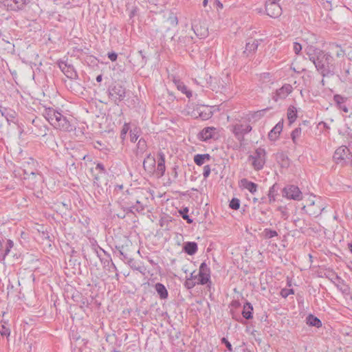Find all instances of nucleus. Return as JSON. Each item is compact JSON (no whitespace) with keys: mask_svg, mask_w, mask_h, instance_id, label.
I'll return each mask as SVG.
<instances>
[{"mask_svg":"<svg viewBox=\"0 0 352 352\" xmlns=\"http://www.w3.org/2000/svg\"><path fill=\"white\" fill-rule=\"evenodd\" d=\"M308 55L309 60L323 77L334 74V58L331 54L318 48H314L311 53H308Z\"/></svg>","mask_w":352,"mask_h":352,"instance_id":"obj_1","label":"nucleus"},{"mask_svg":"<svg viewBox=\"0 0 352 352\" xmlns=\"http://www.w3.org/2000/svg\"><path fill=\"white\" fill-rule=\"evenodd\" d=\"M326 208L324 201L320 197L310 196L309 204L304 206L302 210H305L309 215L317 217L321 214Z\"/></svg>","mask_w":352,"mask_h":352,"instance_id":"obj_2","label":"nucleus"},{"mask_svg":"<svg viewBox=\"0 0 352 352\" xmlns=\"http://www.w3.org/2000/svg\"><path fill=\"white\" fill-rule=\"evenodd\" d=\"M249 160L252 161V165L254 170H261L266 162V151L263 148L256 149L254 153L249 156Z\"/></svg>","mask_w":352,"mask_h":352,"instance_id":"obj_3","label":"nucleus"},{"mask_svg":"<svg viewBox=\"0 0 352 352\" xmlns=\"http://www.w3.org/2000/svg\"><path fill=\"white\" fill-rule=\"evenodd\" d=\"M333 160L337 164L344 166L352 162V154L346 146H341L336 150Z\"/></svg>","mask_w":352,"mask_h":352,"instance_id":"obj_4","label":"nucleus"},{"mask_svg":"<svg viewBox=\"0 0 352 352\" xmlns=\"http://www.w3.org/2000/svg\"><path fill=\"white\" fill-rule=\"evenodd\" d=\"M109 96L116 104L118 105L119 102L126 97V89L121 85H116L112 88L109 89Z\"/></svg>","mask_w":352,"mask_h":352,"instance_id":"obj_5","label":"nucleus"},{"mask_svg":"<svg viewBox=\"0 0 352 352\" xmlns=\"http://www.w3.org/2000/svg\"><path fill=\"white\" fill-rule=\"evenodd\" d=\"M252 128L250 124H243L241 123H236L232 126V131L237 140L243 144L244 141V135L252 131Z\"/></svg>","mask_w":352,"mask_h":352,"instance_id":"obj_6","label":"nucleus"},{"mask_svg":"<svg viewBox=\"0 0 352 352\" xmlns=\"http://www.w3.org/2000/svg\"><path fill=\"white\" fill-rule=\"evenodd\" d=\"M30 0H0L1 4L10 11H18L23 10Z\"/></svg>","mask_w":352,"mask_h":352,"instance_id":"obj_7","label":"nucleus"},{"mask_svg":"<svg viewBox=\"0 0 352 352\" xmlns=\"http://www.w3.org/2000/svg\"><path fill=\"white\" fill-rule=\"evenodd\" d=\"M283 196L293 200H301L302 192L299 188L294 185H289L285 186L283 190Z\"/></svg>","mask_w":352,"mask_h":352,"instance_id":"obj_8","label":"nucleus"},{"mask_svg":"<svg viewBox=\"0 0 352 352\" xmlns=\"http://www.w3.org/2000/svg\"><path fill=\"white\" fill-rule=\"evenodd\" d=\"M90 172L94 177V184L99 187L100 186V177L107 174V170L102 163H98L95 167L90 168Z\"/></svg>","mask_w":352,"mask_h":352,"instance_id":"obj_9","label":"nucleus"},{"mask_svg":"<svg viewBox=\"0 0 352 352\" xmlns=\"http://www.w3.org/2000/svg\"><path fill=\"white\" fill-rule=\"evenodd\" d=\"M265 11L268 16L272 18H277L282 14V8L278 2L266 1Z\"/></svg>","mask_w":352,"mask_h":352,"instance_id":"obj_10","label":"nucleus"},{"mask_svg":"<svg viewBox=\"0 0 352 352\" xmlns=\"http://www.w3.org/2000/svg\"><path fill=\"white\" fill-rule=\"evenodd\" d=\"M52 126L56 129L64 131H72L74 130L73 126L67 120V117L64 116L61 113L58 114V119Z\"/></svg>","mask_w":352,"mask_h":352,"instance_id":"obj_11","label":"nucleus"},{"mask_svg":"<svg viewBox=\"0 0 352 352\" xmlns=\"http://www.w3.org/2000/svg\"><path fill=\"white\" fill-rule=\"evenodd\" d=\"M198 276L197 284L205 285L210 281V270L205 262L199 266Z\"/></svg>","mask_w":352,"mask_h":352,"instance_id":"obj_12","label":"nucleus"},{"mask_svg":"<svg viewBox=\"0 0 352 352\" xmlns=\"http://www.w3.org/2000/svg\"><path fill=\"white\" fill-rule=\"evenodd\" d=\"M293 90L292 86L289 84H285L282 87L277 89L273 96V100L277 102L279 100L285 99Z\"/></svg>","mask_w":352,"mask_h":352,"instance_id":"obj_13","label":"nucleus"},{"mask_svg":"<svg viewBox=\"0 0 352 352\" xmlns=\"http://www.w3.org/2000/svg\"><path fill=\"white\" fill-rule=\"evenodd\" d=\"M58 66L67 78L73 79L77 77V73L72 65L66 61H60Z\"/></svg>","mask_w":352,"mask_h":352,"instance_id":"obj_14","label":"nucleus"},{"mask_svg":"<svg viewBox=\"0 0 352 352\" xmlns=\"http://www.w3.org/2000/svg\"><path fill=\"white\" fill-rule=\"evenodd\" d=\"M61 112L57 111L56 109L52 107L45 108L43 111V116L45 119L53 125L56 120L58 119V114Z\"/></svg>","mask_w":352,"mask_h":352,"instance_id":"obj_15","label":"nucleus"},{"mask_svg":"<svg viewBox=\"0 0 352 352\" xmlns=\"http://www.w3.org/2000/svg\"><path fill=\"white\" fill-rule=\"evenodd\" d=\"M259 45V42L258 40L250 38L248 40L245 44V48L243 51V54L247 56H249L250 54L254 53Z\"/></svg>","mask_w":352,"mask_h":352,"instance_id":"obj_16","label":"nucleus"},{"mask_svg":"<svg viewBox=\"0 0 352 352\" xmlns=\"http://www.w3.org/2000/svg\"><path fill=\"white\" fill-rule=\"evenodd\" d=\"M283 127V122L280 121L278 122L274 127L273 129L269 132L268 133V138L272 141L276 140L280 133H281Z\"/></svg>","mask_w":352,"mask_h":352,"instance_id":"obj_17","label":"nucleus"},{"mask_svg":"<svg viewBox=\"0 0 352 352\" xmlns=\"http://www.w3.org/2000/svg\"><path fill=\"white\" fill-rule=\"evenodd\" d=\"M215 130L214 127H205L199 132L198 138L201 141H208L213 138Z\"/></svg>","mask_w":352,"mask_h":352,"instance_id":"obj_18","label":"nucleus"},{"mask_svg":"<svg viewBox=\"0 0 352 352\" xmlns=\"http://www.w3.org/2000/svg\"><path fill=\"white\" fill-rule=\"evenodd\" d=\"M240 185L242 188L248 190L252 194L256 192L258 188V185L256 184L250 182L245 178L242 179L240 181Z\"/></svg>","mask_w":352,"mask_h":352,"instance_id":"obj_19","label":"nucleus"},{"mask_svg":"<svg viewBox=\"0 0 352 352\" xmlns=\"http://www.w3.org/2000/svg\"><path fill=\"white\" fill-rule=\"evenodd\" d=\"M155 166V160L154 157H151V154H148L143 162L144 168L151 173L154 170Z\"/></svg>","mask_w":352,"mask_h":352,"instance_id":"obj_20","label":"nucleus"},{"mask_svg":"<svg viewBox=\"0 0 352 352\" xmlns=\"http://www.w3.org/2000/svg\"><path fill=\"white\" fill-rule=\"evenodd\" d=\"M159 159L157 162V171L159 173L160 176H163L166 167H165V155L163 152H160L158 153Z\"/></svg>","mask_w":352,"mask_h":352,"instance_id":"obj_21","label":"nucleus"},{"mask_svg":"<svg viewBox=\"0 0 352 352\" xmlns=\"http://www.w3.org/2000/svg\"><path fill=\"white\" fill-rule=\"evenodd\" d=\"M0 111L1 113V115L6 118L8 122H13L15 123V119H16V113L15 111L8 109L6 108H3V109H0Z\"/></svg>","mask_w":352,"mask_h":352,"instance_id":"obj_22","label":"nucleus"},{"mask_svg":"<svg viewBox=\"0 0 352 352\" xmlns=\"http://www.w3.org/2000/svg\"><path fill=\"white\" fill-rule=\"evenodd\" d=\"M183 249L188 255H194L197 252L198 247L195 242H186L184 243Z\"/></svg>","mask_w":352,"mask_h":352,"instance_id":"obj_23","label":"nucleus"},{"mask_svg":"<svg viewBox=\"0 0 352 352\" xmlns=\"http://www.w3.org/2000/svg\"><path fill=\"white\" fill-rule=\"evenodd\" d=\"M211 156L208 153L197 154L194 156V162L197 166H201L205 162L210 161Z\"/></svg>","mask_w":352,"mask_h":352,"instance_id":"obj_24","label":"nucleus"},{"mask_svg":"<svg viewBox=\"0 0 352 352\" xmlns=\"http://www.w3.org/2000/svg\"><path fill=\"white\" fill-rule=\"evenodd\" d=\"M252 311H253L252 305H251L250 302H247L243 305V309L242 311V315H243V318H245V319H248V320L252 319L253 317Z\"/></svg>","mask_w":352,"mask_h":352,"instance_id":"obj_25","label":"nucleus"},{"mask_svg":"<svg viewBox=\"0 0 352 352\" xmlns=\"http://www.w3.org/2000/svg\"><path fill=\"white\" fill-rule=\"evenodd\" d=\"M155 288L161 299L167 298L168 295V291L163 284L157 283L155 284Z\"/></svg>","mask_w":352,"mask_h":352,"instance_id":"obj_26","label":"nucleus"},{"mask_svg":"<svg viewBox=\"0 0 352 352\" xmlns=\"http://www.w3.org/2000/svg\"><path fill=\"white\" fill-rule=\"evenodd\" d=\"M333 100L338 104V107L340 109L342 110L344 112L347 113L349 111L348 108L344 104L345 101V98L341 96L340 95L336 94L333 96Z\"/></svg>","mask_w":352,"mask_h":352,"instance_id":"obj_27","label":"nucleus"},{"mask_svg":"<svg viewBox=\"0 0 352 352\" xmlns=\"http://www.w3.org/2000/svg\"><path fill=\"white\" fill-rule=\"evenodd\" d=\"M307 324L309 326L316 327L317 328L322 326V322L320 320L312 314H309L307 317Z\"/></svg>","mask_w":352,"mask_h":352,"instance_id":"obj_28","label":"nucleus"},{"mask_svg":"<svg viewBox=\"0 0 352 352\" xmlns=\"http://www.w3.org/2000/svg\"><path fill=\"white\" fill-rule=\"evenodd\" d=\"M174 82L178 90L181 91L182 93L186 94L188 98H190L192 96V93L188 90L187 87L181 80H175Z\"/></svg>","mask_w":352,"mask_h":352,"instance_id":"obj_29","label":"nucleus"},{"mask_svg":"<svg viewBox=\"0 0 352 352\" xmlns=\"http://www.w3.org/2000/svg\"><path fill=\"white\" fill-rule=\"evenodd\" d=\"M287 119L290 124L293 123L297 118V109L294 106H290L287 109Z\"/></svg>","mask_w":352,"mask_h":352,"instance_id":"obj_30","label":"nucleus"},{"mask_svg":"<svg viewBox=\"0 0 352 352\" xmlns=\"http://www.w3.org/2000/svg\"><path fill=\"white\" fill-rule=\"evenodd\" d=\"M262 236L265 239H270L278 236V232L269 228H265L262 232Z\"/></svg>","mask_w":352,"mask_h":352,"instance_id":"obj_31","label":"nucleus"},{"mask_svg":"<svg viewBox=\"0 0 352 352\" xmlns=\"http://www.w3.org/2000/svg\"><path fill=\"white\" fill-rule=\"evenodd\" d=\"M0 334L2 336L8 337L10 335V330L9 327L6 326V323L5 322H0Z\"/></svg>","mask_w":352,"mask_h":352,"instance_id":"obj_32","label":"nucleus"},{"mask_svg":"<svg viewBox=\"0 0 352 352\" xmlns=\"http://www.w3.org/2000/svg\"><path fill=\"white\" fill-rule=\"evenodd\" d=\"M133 210H135V211L140 212H143L144 210V207L139 201H137L135 205H134L131 207L127 208L126 209L127 212H133Z\"/></svg>","mask_w":352,"mask_h":352,"instance_id":"obj_33","label":"nucleus"},{"mask_svg":"<svg viewBox=\"0 0 352 352\" xmlns=\"http://www.w3.org/2000/svg\"><path fill=\"white\" fill-rule=\"evenodd\" d=\"M188 208H184L182 210H179V214H181L182 217L185 219L188 223H192L193 222V220L190 218V217L188 215Z\"/></svg>","mask_w":352,"mask_h":352,"instance_id":"obj_34","label":"nucleus"},{"mask_svg":"<svg viewBox=\"0 0 352 352\" xmlns=\"http://www.w3.org/2000/svg\"><path fill=\"white\" fill-rule=\"evenodd\" d=\"M275 185H273L272 187L270 188L269 192H268V199H269V203L274 202L276 199V190H275Z\"/></svg>","mask_w":352,"mask_h":352,"instance_id":"obj_35","label":"nucleus"},{"mask_svg":"<svg viewBox=\"0 0 352 352\" xmlns=\"http://www.w3.org/2000/svg\"><path fill=\"white\" fill-rule=\"evenodd\" d=\"M302 129L300 127L296 128L291 134L292 141L294 144H296V139L301 135Z\"/></svg>","mask_w":352,"mask_h":352,"instance_id":"obj_36","label":"nucleus"},{"mask_svg":"<svg viewBox=\"0 0 352 352\" xmlns=\"http://www.w3.org/2000/svg\"><path fill=\"white\" fill-rule=\"evenodd\" d=\"M137 146H138V152H140L141 153H144L146 151V146H147L146 142L143 138H141L138 141Z\"/></svg>","mask_w":352,"mask_h":352,"instance_id":"obj_37","label":"nucleus"},{"mask_svg":"<svg viewBox=\"0 0 352 352\" xmlns=\"http://www.w3.org/2000/svg\"><path fill=\"white\" fill-rule=\"evenodd\" d=\"M14 246V243H13V241L12 240H8L7 241V243H6V249H5V252L4 254H3V256H2V259L3 260L6 256L9 254V252H10V250L13 248Z\"/></svg>","mask_w":352,"mask_h":352,"instance_id":"obj_38","label":"nucleus"},{"mask_svg":"<svg viewBox=\"0 0 352 352\" xmlns=\"http://www.w3.org/2000/svg\"><path fill=\"white\" fill-rule=\"evenodd\" d=\"M23 179L25 180L30 179L31 177H34V178L36 177V173L34 171H28L25 169H23Z\"/></svg>","mask_w":352,"mask_h":352,"instance_id":"obj_39","label":"nucleus"},{"mask_svg":"<svg viewBox=\"0 0 352 352\" xmlns=\"http://www.w3.org/2000/svg\"><path fill=\"white\" fill-rule=\"evenodd\" d=\"M230 207L233 210H237L240 207V201L237 198H232L230 202Z\"/></svg>","mask_w":352,"mask_h":352,"instance_id":"obj_40","label":"nucleus"},{"mask_svg":"<svg viewBox=\"0 0 352 352\" xmlns=\"http://www.w3.org/2000/svg\"><path fill=\"white\" fill-rule=\"evenodd\" d=\"M196 284H197V282H195L194 280H192V278H187L185 282V286L188 289L193 288Z\"/></svg>","mask_w":352,"mask_h":352,"instance_id":"obj_41","label":"nucleus"},{"mask_svg":"<svg viewBox=\"0 0 352 352\" xmlns=\"http://www.w3.org/2000/svg\"><path fill=\"white\" fill-rule=\"evenodd\" d=\"M36 173V178L31 177L30 179H28L30 181V183L28 184V185L30 186V188H34L36 183L40 180V177H38V173Z\"/></svg>","mask_w":352,"mask_h":352,"instance_id":"obj_42","label":"nucleus"},{"mask_svg":"<svg viewBox=\"0 0 352 352\" xmlns=\"http://www.w3.org/2000/svg\"><path fill=\"white\" fill-rule=\"evenodd\" d=\"M293 50L296 54H299V53L302 50V46L299 43L294 42L293 43Z\"/></svg>","mask_w":352,"mask_h":352,"instance_id":"obj_43","label":"nucleus"},{"mask_svg":"<svg viewBox=\"0 0 352 352\" xmlns=\"http://www.w3.org/2000/svg\"><path fill=\"white\" fill-rule=\"evenodd\" d=\"M291 294H294V290L292 289H283L280 292V294L283 298H287Z\"/></svg>","mask_w":352,"mask_h":352,"instance_id":"obj_44","label":"nucleus"},{"mask_svg":"<svg viewBox=\"0 0 352 352\" xmlns=\"http://www.w3.org/2000/svg\"><path fill=\"white\" fill-rule=\"evenodd\" d=\"M211 172V169L209 165H206L204 167L203 176L204 178H207Z\"/></svg>","mask_w":352,"mask_h":352,"instance_id":"obj_45","label":"nucleus"},{"mask_svg":"<svg viewBox=\"0 0 352 352\" xmlns=\"http://www.w3.org/2000/svg\"><path fill=\"white\" fill-rule=\"evenodd\" d=\"M221 342L225 344L226 346L227 347L228 350L230 352H232L233 349H232V344L226 338H223L221 339Z\"/></svg>","mask_w":352,"mask_h":352,"instance_id":"obj_46","label":"nucleus"},{"mask_svg":"<svg viewBox=\"0 0 352 352\" xmlns=\"http://www.w3.org/2000/svg\"><path fill=\"white\" fill-rule=\"evenodd\" d=\"M107 56L111 61H116L118 58V54L114 52H109Z\"/></svg>","mask_w":352,"mask_h":352,"instance_id":"obj_47","label":"nucleus"},{"mask_svg":"<svg viewBox=\"0 0 352 352\" xmlns=\"http://www.w3.org/2000/svg\"><path fill=\"white\" fill-rule=\"evenodd\" d=\"M135 131L134 130L133 131H131V141L132 142H135L137 141L138 138V135H137V133H135Z\"/></svg>","mask_w":352,"mask_h":352,"instance_id":"obj_48","label":"nucleus"},{"mask_svg":"<svg viewBox=\"0 0 352 352\" xmlns=\"http://www.w3.org/2000/svg\"><path fill=\"white\" fill-rule=\"evenodd\" d=\"M199 116L202 119V120H208L209 118H210L211 116V112H210L209 113H203V112H200L199 113Z\"/></svg>","mask_w":352,"mask_h":352,"instance_id":"obj_49","label":"nucleus"},{"mask_svg":"<svg viewBox=\"0 0 352 352\" xmlns=\"http://www.w3.org/2000/svg\"><path fill=\"white\" fill-rule=\"evenodd\" d=\"M169 19L170 20V23L171 24L174 25H177V23H178V20H177V16H170L169 18Z\"/></svg>","mask_w":352,"mask_h":352,"instance_id":"obj_50","label":"nucleus"},{"mask_svg":"<svg viewBox=\"0 0 352 352\" xmlns=\"http://www.w3.org/2000/svg\"><path fill=\"white\" fill-rule=\"evenodd\" d=\"M261 76L264 79H269L271 76L270 73H263L261 74Z\"/></svg>","mask_w":352,"mask_h":352,"instance_id":"obj_51","label":"nucleus"},{"mask_svg":"<svg viewBox=\"0 0 352 352\" xmlns=\"http://www.w3.org/2000/svg\"><path fill=\"white\" fill-rule=\"evenodd\" d=\"M136 11H137L136 8H134L131 11L130 14H129L130 18H132L135 15Z\"/></svg>","mask_w":352,"mask_h":352,"instance_id":"obj_52","label":"nucleus"},{"mask_svg":"<svg viewBox=\"0 0 352 352\" xmlns=\"http://www.w3.org/2000/svg\"><path fill=\"white\" fill-rule=\"evenodd\" d=\"M102 80V76L101 74L98 75L97 77H96V81L98 82H100Z\"/></svg>","mask_w":352,"mask_h":352,"instance_id":"obj_53","label":"nucleus"},{"mask_svg":"<svg viewBox=\"0 0 352 352\" xmlns=\"http://www.w3.org/2000/svg\"><path fill=\"white\" fill-rule=\"evenodd\" d=\"M208 0H204V1H203V6H204V7H206V6L208 5Z\"/></svg>","mask_w":352,"mask_h":352,"instance_id":"obj_54","label":"nucleus"},{"mask_svg":"<svg viewBox=\"0 0 352 352\" xmlns=\"http://www.w3.org/2000/svg\"><path fill=\"white\" fill-rule=\"evenodd\" d=\"M193 274H194V273H192V274H190V278H192V280H194L195 278H197V275H194Z\"/></svg>","mask_w":352,"mask_h":352,"instance_id":"obj_55","label":"nucleus"},{"mask_svg":"<svg viewBox=\"0 0 352 352\" xmlns=\"http://www.w3.org/2000/svg\"><path fill=\"white\" fill-rule=\"evenodd\" d=\"M118 216L120 218H124L125 217V214H118Z\"/></svg>","mask_w":352,"mask_h":352,"instance_id":"obj_56","label":"nucleus"},{"mask_svg":"<svg viewBox=\"0 0 352 352\" xmlns=\"http://www.w3.org/2000/svg\"><path fill=\"white\" fill-rule=\"evenodd\" d=\"M119 252H120V254L121 255H122L125 258H126V255H124V253L122 252V250H119Z\"/></svg>","mask_w":352,"mask_h":352,"instance_id":"obj_57","label":"nucleus"},{"mask_svg":"<svg viewBox=\"0 0 352 352\" xmlns=\"http://www.w3.org/2000/svg\"><path fill=\"white\" fill-rule=\"evenodd\" d=\"M119 252H120V254L121 255H122L125 258H126V255H124V253L122 252V250H119Z\"/></svg>","mask_w":352,"mask_h":352,"instance_id":"obj_58","label":"nucleus"},{"mask_svg":"<svg viewBox=\"0 0 352 352\" xmlns=\"http://www.w3.org/2000/svg\"><path fill=\"white\" fill-rule=\"evenodd\" d=\"M349 248L351 252L352 253V243L349 245Z\"/></svg>","mask_w":352,"mask_h":352,"instance_id":"obj_59","label":"nucleus"},{"mask_svg":"<svg viewBox=\"0 0 352 352\" xmlns=\"http://www.w3.org/2000/svg\"><path fill=\"white\" fill-rule=\"evenodd\" d=\"M280 0H267L266 1H275V2H279Z\"/></svg>","mask_w":352,"mask_h":352,"instance_id":"obj_60","label":"nucleus"},{"mask_svg":"<svg viewBox=\"0 0 352 352\" xmlns=\"http://www.w3.org/2000/svg\"><path fill=\"white\" fill-rule=\"evenodd\" d=\"M244 351V352H252V351H251V350H250V349H244V351Z\"/></svg>","mask_w":352,"mask_h":352,"instance_id":"obj_61","label":"nucleus"},{"mask_svg":"<svg viewBox=\"0 0 352 352\" xmlns=\"http://www.w3.org/2000/svg\"><path fill=\"white\" fill-rule=\"evenodd\" d=\"M218 6L220 7V8H222L223 7V5L221 3H220L219 1H218Z\"/></svg>","mask_w":352,"mask_h":352,"instance_id":"obj_62","label":"nucleus"},{"mask_svg":"<svg viewBox=\"0 0 352 352\" xmlns=\"http://www.w3.org/2000/svg\"><path fill=\"white\" fill-rule=\"evenodd\" d=\"M126 133V131L125 130V129L124 128L122 129V133L125 134Z\"/></svg>","mask_w":352,"mask_h":352,"instance_id":"obj_63","label":"nucleus"},{"mask_svg":"<svg viewBox=\"0 0 352 352\" xmlns=\"http://www.w3.org/2000/svg\"><path fill=\"white\" fill-rule=\"evenodd\" d=\"M257 201H258V199H257V198H254V199H253V201H254V202H256Z\"/></svg>","mask_w":352,"mask_h":352,"instance_id":"obj_64","label":"nucleus"}]
</instances>
